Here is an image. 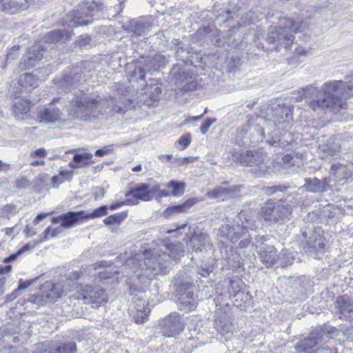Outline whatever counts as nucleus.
<instances>
[{"instance_id": "nucleus-12", "label": "nucleus", "mask_w": 353, "mask_h": 353, "mask_svg": "<svg viewBox=\"0 0 353 353\" xmlns=\"http://www.w3.org/2000/svg\"><path fill=\"white\" fill-rule=\"evenodd\" d=\"M237 159L241 165L258 167L261 172H266L270 161L267 154L260 150H247L240 154Z\"/></svg>"}, {"instance_id": "nucleus-53", "label": "nucleus", "mask_w": 353, "mask_h": 353, "mask_svg": "<svg viewBox=\"0 0 353 353\" xmlns=\"http://www.w3.org/2000/svg\"><path fill=\"white\" fill-rule=\"evenodd\" d=\"M137 302L134 301L132 303H131L129 307V309L134 308V310L138 312L139 310L148 308L145 304V302L143 300L142 296L137 297Z\"/></svg>"}, {"instance_id": "nucleus-7", "label": "nucleus", "mask_w": 353, "mask_h": 353, "mask_svg": "<svg viewBox=\"0 0 353 353\" xmlns=\"http://www.w3.org/2000/svg\"><path fill=\"white\" fill-rule=\"evenodd\" d=\"M104 5L101 1H83L72 14L65 19V23L70 28L87 26L92 23L91 18L98 12L103 10Z\"/></svg>"}, {"instance_id": "nucleus-4", "label": "nucleus", "mask_w": 353, "mask_h": 353, "mask_svg": "<svg viewBox=\"0 0 353 353\" xmlns=\"http://www.w3.org/2000/svg\"><path fill=\"white\" fill-rule=\"evenodd\" d=\"M350 91L349 86L342 81H332L325 83L322 86L321 90H318L316 87L310 85L303 88V94L306 97L310 94H316V98L313 99L309 103V106L313 110L318 108H330L334 110L337 105H340V99L346 97Z\"/></svg>"}, {"instance_id": "nucleus-56", "label": "nucleus", "mask_w": 353, "mask_h": 353, "mask_svg": "<svg viewBox=\"0 0 353 353\" xmlns=\"http://www.w3.org/2000/svg\"><path fill=\"white\" fill-rule=\"evenodd\" d=\"M336 329L330 327V326H326L324 329H321L320 330H317L316 332H323V333L328 336V337L330 339V342L327 343L328 344H334V341H333L332 337L330 335H332L334 334L335 332H336Z\"/></svg>"}, {"instance_id": "nucleus-5", "label": "nucleus", "mask_w": 353, "mask_h": 353, "mask_svg": "<svg viewBox=\"0 0 353 353\" xmlns=\"http://www.w3.org/2000/svg\"><path fill=\"white\" fill-rule=\"evenodd\" d=\"M305 29L303 22L296 23L290 18H281L278 28L268 33L266 41L268 43L274 44V49L276 50L279 46L288 48L294 42V34L302 32Z\"/></svg>"}, {"instance_id": "nucleus-21", "label": "nucleus", "mask_w": 353, "mask_h": 353, "mask_svg": "<svg viewBox=\"0 0 353 353\" xmlns=\"http://www.w3.org/2000/svg\"><path fill=\"white\" fill-rule=\"evenodd\" d=\"M84 210L78 212L70 211L59 216L53 217L52 223L57 224L61 222V226L64 228H70L74 226L84 219Z\"/></svg>"}, {"instance_id": "nucleus-31", "label": "nucleus", "mask_w": 353, "mask_h": 353, "mask_svg": "<svg viewBox=\"0 0 353 353\" xmlns=\"http://www.w3.org/2000/svg\"><path fill=\"white\" fill-rule=\"evenodd\" d=\"M196 201L195 199H190L182 204L170 206L164 210L163 216L165 217H168L174 213L186 212L188 209L192 207L196 203Z\"/></svg>"}, {"instance_id": "nucleus-13", "label": "nucleus", "mask_w": 353, "mask_h": 353, "mask_svg": "<svg viewBox=\"0 0 353 353\" xmlns=\"http://www.w3.org/2000/svg\"><path fill=\"white\" fill-rule=\"evenodd\" d=\"M301 241L305 245L304 248H307V251L309 252L313 250L323 252L325 248L324 239L321 236L320 229L317 231L310 228L303 230Z\"/></svg>"}, {"instance_id": "nucleus-54", "label": "nucleus", "mask_w": 353, "mask_h": 353, "mask_svg": "<svg viewBox=\"0 0 353 353\" xmlns=\"http://www.w3.org/2000/svg\"><path fill=\"white\" fill-rule=\"evenodd\" d=\"M317 353H337L334 344L322 345L321 347L316 349Z\"/></svg>"}, {"instance_id": "nucleus-29", "label": "nucleus", "mask_w": 353, "mask_h": 353, "mask_svg": "<svg viewBox=\"0 0 353 353\" xmlns=\"http://www.w3.org/2000/svg\"><path fill=\"white\" fill-rule=\"evenodd\" d=\"M335 307L339 310V313L345 318H351L353 312V299L345 294L336 298L334 303Z\"/></svg>"}, {"instance_id": "nucleus-49", "label": "nucleus", "mask_w": 353, "mask_h": 353, "mask_svg": "<svg viewBox=\"0 0 353 353\" xmlns=\"http://www.w3.org/2000/svg\"><path fill=\"white\" fill-rule=\"evenodd\" d=\"M192 141V135L190 133H186L178 139L177 143L181 146V149L184 150L189 146Z\"/></svg>"}, {"instance_id": "nucleus-18", "label": "nucleus", "mask_w": 353, "mask_h": 353, "mask_svg": "<svg viewBox=\"0 0 353 353\" xmlns=\"http://www.w3.org/2000/svg\"><path fill=\"white\" fill-rule=\"evenodd\" d=\"M144 63L145 68L138 67L134 69V76L141 80H145V70L148 71L158 70L163 67L168 63L166 57L161 54L156 53L151 57H148Z\"/></svg>"}, {"instance_id": "nucleus-16", "label": "nucleus", "mask_w": 353, "mask_h": 353, "mask_svg": "<svg viewBox=\"0 0 353 353\" xmlns=\"http://www.w3.org/2000/svg\"><path fill=\"white\" fill-rule=\"evenodd\" d=\"M159 325L163 336L172 337L183 330L184 325L179 314L173 312L161 319Z\"/></svg>"}, {"instance_id": "nucleus-25", "label": "nucleus", "mask_w": 353, "mask_h": 353, "mask_svg": "<svg viewBox=\"0 0 353 353\" xmlns=\"http://www.w3.org/2000/svg\"><path fill=\"white\" fill-rule=\"evenodd\" d=\"M125 196H132L143 201H150L153 197L152 189L150 190L149 185L146 183L137 184L135 187L128 190Z\"/></svg>"}, {"instance_id": "nucleus-27", "label": "nucleus", "mask_w": 353, "mask_h": 353, "mask_svg": "<svg viewBox=\"0 0 353 353\" xmlns=\"http://www.w3.org/2000/svg\"><path fill=\"white\" fill-rule=\"evenodd\" d=\"M170 81L177 86H182L183 83H188L192 79V74L183 69L179 64H176L172 68L169 74Z\"/></svg>"}, {"instance_id": "nucleus-9", "label": "nucleus", "mask_w": 353, "mask_h": 353, "mask_svg": "<svg viewBox=\"0 0 353 353\" xmlns=\"http://www.w3.org/2000/svg\"><path fill=\"white\" fill-rule=\"evenodd\" d=\"M176 297L177 305L180 310L188 312L197 306V288L192 283H181L178 287Z\"/></svg>"}, {"instance_id": "nucleus-38", "label": "nucleus", "mask_w": 353, "mask_h": 353, "mask_svg": "<svg viewBox=\"0 0 353 353\" xmlns=\"http://www.w3.org/2000/svg\"><path fill=\"white\" fill-rule=\"evenodd\" d=\"M19 82L25 88H35L37 86L38 79L32 74L26 73L21 77Z\"/></svg>"}, {"instance_id": "nucleus-46", "label": "nucleus", "mask_w": 353, "mask_h": 353, "mask_svg": "<svg viewBox=\"0 0 353 353\" xmlns=\"http://www.w3.org/2000/svg\"><path fill=\"white\" fill-rule=\"evenodd\" d=\"M0 332L3 333L5 335H13L19 332L18 323H9L0 328Z\"/></svg>"}, {"instance_id": "nucleus-33", "label": "nucleus", "mask_w": 353, "mask_h": 353, "mask_svg": "<svg viewBox=\"0 0 353 353\" xmlns=\"http://www.w3.org/2000/svg\"><path fill=\"white\" fill-rule=\"evenodd\" d=\"M232 299L234 305L237 307H241L242 303L245 304L249 302L251 296L248 292H245L242 289H238L236 292H232Z\"/></svg>"}, {"instance_id": "nucleus-22", "label": "nucleus", "mask_w": 353, "mask_h": 353, "mask_svg": "<svg viewBox=\"0 0 353 353\" xmlns=\"http://www.w3.org/2000/svg\"><path fill=\"white\" fill-rule=\"evenodd\" d=\"M260 260L267 268L279 263V255L274 246L264 245L258 251Z\"/></svg>"}, {"instance_id": "nucleus-50", "label": "nucleus", "mask_w": 353, "mask_h": 353, "mask_svg": "<svg viewBox=\"0 0 353 353\" xmlns=\"http://www.w3.org/2000/svg\"><path fill=\"white\" fill-rule=\"evenodd\" d=\"M243 282L240 279H232L230 282V287L228 288V292L230 294V297L232 298V292H236L238 289H242L241 285H243Z\"/></svg>"}, {"instance_id": "nucleus-42", "label": "nucleus", "mask_w": 353, "mask_h": 353, "mask_svg": "<svg viewBox=\"0 0 353 353\" xmlns=\"http://www.w3.org/2000/svg\"><path fill=\"white\" fill-rule=\"evenodd\" d=\"M77 345L74 342L70 341L61 343L52 353H76Z\"/></svg>"}, {"instance_id": "nucleus-43", "label": "nucleus", "mask_w": 353, "mask_h": 353, "mask_svg": "<svg viewBox=\"0 0 353 353\" xmlns=\"http://www.w3.org/2000/svg\"><path fill=\"white\" fill-rule=\"evenodd\" d=\"M1 216L9 219L17 212V205L14 203H9L0 208Z\"/></svg>"}, {"instance_id": "nucleus-34", "label": "nucleus", "mask_w": 353, "mask_h": 353, "mask_svg": "<svg viewBox=\"0 0 353 353\" xmlns=\"http://www.w3.org/2000/svg\"><path fill=\"white\" fill-rule=\"evenodd\" d=\"M128 216L127 212H121L108 216L103 219V223L106 225H120Z\"/></svg>"}, {"instance_id": "nucleus-47", "label": "nucleus", "mask_w": 353, "mask_h": 353, "mask_svg": "<svg viewBox=\"0 0 353 353\" xmlns=\"http://www.w3.org/2000/svg\"><path fill=\"white\" fill-rule=\"evenodd\" d=\"M214 270V259H210L208 263L202 264L199 274L202 277H207Z\"/></svg>"}, {"instance_id": "nucleus-41", "label": "nucleus", "mask_w": 353, "mask_h": 353, "mask_svg": "<svg viewBox=\"0 0 353 353\" xmlns=\"http://www.w3.org/2000/svg\"><path fill=\"white\" fill-rule=\"evenodd\" d=\"M216 30L215 27L212 26H208L203 28L199 29L196 34V38L198 40H203L206 37H212L214 34V32Z\"/></svg>"}, {"instance_id": "nucleus-3", "label": "nucleus", "mask_w": 353, "mask_h": 353, "mask_svg": "<svg viewBox=\"0 0 353 353\" xmlns=\"http://www.w3.org/2000/svg\"><path fill=\"white\" fill-rule=\"evenodd\" d=\"M292 111L290 104L278 105L273 110L272 119L265 120V125L259 132L270 145L285 149L294 141V135L288 130L292 125Z\"/></svg>"}, {"instance_id": "nucleus-1", "label": "nucleus", "mask_w": 353, "mask_h": 353, "mask_svg": "<svg viewBox=\"0 0 353 353\" xmlns=\"http://www.w3.org/2000/svg\"><path fill=\"white\" fill-rule=\"evenodd\" d=\"M183 253V243H163L159 248L145 250L143 262L137 258L127 260L123 271L131 279L152 280L156 275L165 274L172 264L170 259H179Z\"/></svg>"}, {"instance_id": "nucleus-58", "label": "nucleus", "mask_w": 353, "mask_h": 353, "mask_svg": "<svg viewBox=\"0 0 353 353\" xmlns=\"http://www.w3.org/2000/svg\"><path fill=\"white\" fill-rule=\"evenodd\" d=\"M241 185H234L229 188H225L226 197H232L236 195V193L239 192Z\"/></svg>"}, {"instance_id": "nucleus-45", "label": "nucleus", "mask_w": 353, "mask_h": 353, "mask_svg": "<svg viewBox=\"0 0 353 353\" xmlns=\"http://www.w3.org/2000/svg\"><path fill=\"white\" fill-rule=\"evenodd\" d=\"M62 227H58L51 229L50 227L47 228L43 232V237L39 240V242L46 241L49 239V235L52 238L57 236L62 232Z\"/></svg>"}, {"instance_id": "nucleus-32", "label": "nucleus", "mask_w": 353, "mask_h": 353, "mask_svg": "<svg viewBox=\"0 0 353 353\" xmlns=\"http://www.w3.org/2000/svg\"><path fill=\"white\" fill-rule=\"evenodd\" d=\"M192 49L190 46L179 47L176 52V57L177 60L181 61L185 65L192 64V62L190 59Z\"/></svg>"}, {"instance_id": "nucleus-48", "label": "nucleus", "mask_w": 353, "mask_h": 353, "mask_svg": "<svg viewBox=\"0 0 353 353\" xmlns=\"http://www.w3.org/2000/svg\"><path fill=\"white\" fill-rule=\"evenodd\" d=\"M46 182L41 176H36L33 181V189L37 192H41L46 186Z\"/></svg>"}, {"instance_id": "nucleus-20", "label": "nucleus", "mask_w": 353, "mask_h": 353, "mask_svg": "<svg viewBox=\"0 0 353 353\" xmlns=\"http://www.w3.org/2000/svg\"><path fill=\"white\" fill-rule=\"evenodd\" d=\"M162 92L160 83L157 80L152 79L150 84H147L140 94V102L150 105L159 99Z\"/></svg>"}, {"instance_id": "nucleus-61", "label": "nucleus", "mask_w": 353, "mask_h": 353, "mask_svg": "<svg viewBox=\"0 0 353 353\" xmlns=\"http://www.w3.org/2000/svg\"><path fill=\"white\" fill-rule=\"evenodd\" d=\"M134 204L131 199H126L125 201L123 202H117L115 203H112L108 206V208L111 210H115L117 209H119V208L122 207L123 205H132Z\"/></svg>"}, {"instance_id": "nucleus-11", "label": "nucleus", "mask_w": 353, "mask_h": 353, "mask_svg": "<svg viewBox=\"0 0 353 353\" xmlns=\"http://www.w3.org/2000/svg\"><path fill=\"white\" fill-rule=\"evenodd\" d=\"M192 230L190 233L189 241L188 245L192 252L195 253L202 252H209L212 253L214 251V246L210 242L209 235L203 232L197 227L191 228Z\"/></svg>"}, {"instance_id": "nucleus-51", "label": "nucleus", "mask_w": 353, "mask_h": 353, "mask_svg": "<svg viewBox=\"0 0 353 353\" xmlns=\"http://www.w3.org/2000/svg\"><path fill=\"white\" fill-rule=\"evenodd\" d=\"M231 325L223 323L222 321L216 323V329L217 332L222 336L228 334L231 330Z\"/></svg>"}, {"instance_id": "nucleus-19", "label": "nucleus", "mask_w": 353, "mask_h": 353, "mask_svg": "<svg viewBox=\"0 0 353 353\" xmlns=\"http://www.w3.org/2000/svg\"><path fill=\"white\" fill-rule=\"evenodd\" d=\"M45 50L40 44L32 46L23 55L19 62V68L22 70L29 69L35 65L44 57Z\"/></svg>"}, {"instance_id": "nucleus-40", "label": "nucleus", "mask_w": 353, "mask_h": 353, "mask_svg": "<svg viewBox=\"0 0 353 353\" xmlns=\"http://www.w3.org/2000/svg\"><path fill=\"white\" fill-rule=\"evenodd\" d=\"M127 30L136 35H141L144 31L143 24L135 19L130 21L127 24Z\"/></svg>"}, {"instance_id": "nucleus-63", "label": "nucleus", "mask_w": 353, "mask_h": 353, "mask_svg": "<svg viewBox=\"0 0 353 353\" xmlns=\"http://www.w3.org/2000/svg\"><path fill=\"white\" fill-rule=\"evenodd\" d=\"M343 212L347 215H353V201H350V203H346L343 208Z\"/></svg>"}, {"instance_id": "nucleus-62", "label": "nucleus", "mask_w": 353, "mask_h": 353, "mask_svg": "<svg viewBox=\"0 0 353 353\" xmlns=\"http://www.w3.org/2000/svg\"><path fill=\"white\" fill-rule=\"evenodd\" d=\"M68 280L71 281H77L81 279V273L79 271H73L66 275Z\"/></svg>"}, {"instance_id": "nucleus-2", "label": "nucleus", "mask_w": 353, "mask_h": 353, "mask_svg": "<svg viewBox=\"0 0 353 353\" xmlns=\"http://www.w3.org/2000/svg\"><path fill=\"white\" fill-rule=\"evenodd\" d=\"M125 113L122 106L111 96L76 94L70 101L67 111L70 119L89 121L108 112Z\"/></svg>"}, {"instance_id": "nucleus-24", "label": "nucleus", "mask_w": 353, "mask_h": 353, "mask_svg": "<svg viewBox=\"0 0 353 353\" xmlns=\"http://www.w3.org/2000/svg\"><path fill=\"white\" fill-rule=\"evenodd\" d=\"M12 103V112L17 120L23 121L30 117L29 101L23 98H15Z\"/></svg>"}, {"instance_id": "nucleus-28", "label": "nucleus", "mask_w": 353, "mask_h": 353, "mask_svg": "<svg viewBox=\"0 0 353 353\" xmlns=\"http://www.w3.org/2000/svg\"><path fill=\"white\" fill-rule=\"evenodd\" d=\"M304 187L310 192H324L328 190V184L330 181L328 178H323L319 179L316 177L314 178H305Z\"/></svg>"}, {"instance_id": "nucleus-55", "label": "nucleus", "mask_w": 353, "mask_h": 353, "mask_svg": "<svg viewBox=\"0 0 353 353\" xmlns=\"http://www.w3.org/2000/svg\"><path fill=\"white\" fill-rule=\"evenodd\" d=\"M214 122H216V119L208 118L205 121V122L201 125V126L200 127V131H201V134H205L208 132V131L209 130V128Z\"/></svg>"}, {"instance_id": "nucleus-36", "label": "nucleus", "mask_w": 353, "mask_h": 353, "mask_svg": "<svg viewBox=\"0 0 353 353\" xmlns=\"http://www.w3.org/2000/svg\"><path fill=\"white\" fill-rule=\"evenodd\" d=\"M130 315L136 323H143L148 318L150 312L149 308L139 310L137 312L134 308L128 309Z\"/></svg>"}, {"instance_id": "nucleus-52", "label": "nucleus", "mask_w": 353, "mask_h": 353, "mask_svg": "<svg viewBox=\"0 0 353 353\" xmlns=\"http://www.w3.org/2000/svg\"><path fill=\"white\" fill-rule=\"evenodd\" d=\"M162 185L159 184L152 188V193H156V196L159 198L172 196L169 190L161 189Z\"/></svg>"}, {"instance_id": "nucleus-37", "label": "nucleus", "mask_w": 353, "mask_h": 353, "mask_svg": "<svg viewBox=\"0 0 353 353\" xmlns=\"http://www.w3.org/2000/svg\"><path fill=\"white\" fill-rule=\"evenodd\" d=\"M108 205H101L89 213L84 211V219L100 218L108 214Z\"/></svg>"}, {"instance_id": "nucleus-39", "label": "nucleus", "mask_w": 353, "mask_h": 353, "mask_svg": "<svg viewBox=\"0 0 353 353\" xmlns=\"http://www.w3.org/2000/svg\"><path fill=\"white\" fill-rule=\"evenodd\" d=\"M294 260L292 254L286 250H282L279 254V263L283 268L292 265Z\"/></svg>"}, {"instance_id": "nucleus-10", "label": "nucleus", "mask_w": 353, "mask_h": 353, "mask_svg": "<svg viewBox=\"0 0 353 353\" xmlns=\"http://www.w3.org/2000/svg\"><path fill=\"white\" fill-rule=\"evenodd\" d=\"M77 299L82 300L85 304H91L93 307H98L108 302L105 291L97 286L85 284L78 287Z\"/></svg>"}, {"instance_id": "nucleus-30", "label": "nucleus", "mask_w": 353, "mask_h": 353, "mask_svg": "<svg viewBox=\"0 0 353 353\" xmlns=\"http://www.w3.org/2000/svg\"><path fill=\"white\" fill-rule=\"evenodd\" d=\"M92 154L90 152L76 153L69 163L71 168H81L92 163Z\"/></svg>"}, {"instance_id": "nucleus-15", "label": "nucleus", "mask_w": 353, "mask_h": 353, "mask_svg": "<svg viewBox=\"0 0 353 353\" xmlns=\"http://www.w3.org/2000/svg\"><path fill=\"white\" fill-rule=\"evenodd\" d=\"M351 139L337 136L332 137L326 140L325 143L320 144L319 148L323 152L331 156L339 153H346L351 149Z\"/></svg>"}, {"instance_id": "nucleus-64", "label": "nucleus", "mask_w": 353, "mask_h": 353, "mask_svg": "<svg viewBox=\"0 0 353 353\" xmlns=\"http://www.w3.org/2000/svg\"><path fill=\"white\" fill-rule=\"evenodd\" d=\"M19 290H14L11 294L7 295L5 298L6 303H10L14 301L19 296Z\"/></svg>"}, {"instance_id": "nucleus-8", "label": "nucleus", "mask_w": 353, "mask_h": 353, "mask_svg": "<svg viewBox=\"0 0 353 353\" xmlns=\"http://www.w3.org/2000/svg\"><path fill=\"white\" fill-rule=\"evenodd\" d=\"M261 214L266 221L283 224L290 220L292 207L284 202L268 201L261 208Z\"/></svg>"}, {"instance_id": "nucleus-57", "label": "nucleus", "mask_w": 353, "mask_h": 353, "mask_svg": "<svg viewBox=\"0 0 353 353\" xmlns=\"http://www.w3.org/2000/svg\"><path fill=\"white\" fill-rule=\"evenodd\" d=\"M288 189V187L283 185H274L266 188L265 192L270 194H273L276 192H284Z\"/></svg>"}, {"instance_id": "nucleus-60", "label": "nucleus", "mask_w": 353, "mask_h": 353, "mask_svg": "<svg viewBox=\"0 0 353 353\" xmlns=\"http://www.w3.org/2000/svg\"><path fill=\"white\" fill-rule=\"evenodd\" d=\"M30 156L31 158H44L47 156V152L44 148H41L34 151H32Z\"/></svg>"}, {"instance_id": "nucleus-17", "label": "nucleus", "mask_w": 353, "mask_h": 353, "mask_svg": "<svg viewBox=\"0 0 353 353\" xmlns=\"http://www.w3.org/2000/svg\"><path fill=\"white\" fill-rule=\"evenodd\" d=\"M63 114L54 106L53 103H49L38 110L37 119L39 123L45 124H53L63 121Z\"/></svg>"}, {"instance_id": "nucleus-14", "label": "nucleus", "mask_w": 353, "mask_h": 353, "mask_svg": "<svg viewBox=\"0 0 353 353\" xmlns=\"http://www.w3.org/2000/svg\"><path fill=\"white\" fill-rule=\"evenodd\" d=\"M330 342V339L327 335L323 332H315L310 334L307 338L301 341L295 345V350L297 353L307 352L316 348L321 347L323 344L325 345Z\"/></svg>"}, {"instance_id": "nucleus-35", "label": "nucleus", "mask_w": 353, "mask_h": 353, "mask_svg": "<svg viewBox=\"0 0 353 353\" xmlns=\"http://www.w3.org/2000/svg\"><path fill=\"white\" fill-rule=\"evenodd\" d=\"M185 184L175 180L170 181L167 185L168 188L172 189L171 195L173 196H181L184 193Z\"/></svg>"}, {"instance_id": "nucleus-59", "label": "nucleus", "mask_w": 353, "mask_h": 353, "mask_svg": "<svg viewBox=\"0 0 353 353\" xmlns=\"http://www.w3.org/2000/svg\"><path fill=\"white\" fill-rule=\"evenodd\" d=\"M28 184V180L26 177L21 176L16 179L14 186L18 189H24Z\"/></svg>"}, {"instance_id": "nucleus-44", "label": "nucleus", "mask_w": 353, "mask_h": 353, "mask_svg": "<svg viewBox=\"0 0 353 353\" xmlns=\"http://www.w3.org/2000/svg\"><path fill=\"white\" fill-rule=\"evenodd\" d=\"M225 188L219 186L210 191H208L207 196L211 199H221L224 200L226 198Z\"/></svg>"}, {"instance_id": "nucleus-6", "label": "nucleus", "mask_w": 353, "mask_h": 353, "mask_svg": "<svg viewBox=\"0 0 353 353\" xmlns=\"http://www.w3.org/2000/svg\"><path fill=\"white\" fill-rule=\"evenodd\" d=\"M258 227L254 216L250 212L244 210L237 214L232 226L229 224L222 225L219 228V235L235 243L245 236L248 230H256Z\"/></svg>"}, {"instance_id": "nucleus-26", "label": "nucleus", "mask_w": 353, "mask_h": 353, "mask_svg": "<svg viewBox=\"0 0 353 353\" xmlns=\"http://www.w3.org/2000/svg\"><path fill=\"white\" fill-rule=\"evenodd\" d=\"M63 26L64 28L63 29L52 30L48 32L45 37V41L47 43H65L72 36L73 28H68L65 25V21H63Z\"/></svg>"}, {"instance_id": "nucleus-23", "label": "nucleus", "mask_w": 353, "mask_h": 353, "mask_svg": "<svg viewBox=\"0 0 353 353\" xmlns=\"http://www.w3.org/2000/svg\"><path fill=\"white\" fill-rule=\"evenodd\" d=\"M32 0H1V12L8 14H14L28 8Z\"/></svg>"}]
</instances>
